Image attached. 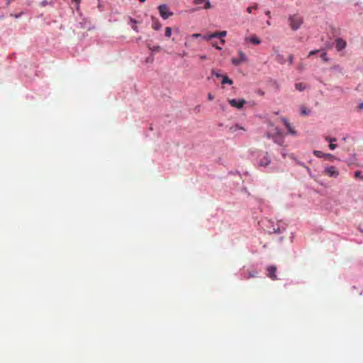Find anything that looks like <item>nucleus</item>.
Returning <instances> with one entry per match:
<instances>
[{"label":"nucleus","instance_id":"obj_37","mask_svg":"<svg viewBox=\"0 0 363 363\" xmlns=\"http://www.w3.org/2000/svg\"><path fill=\"white\" fill-rule=\"evenodd\" d=\"M301 113L302 115L305 116L306 114H308V112L306 111V109L305 108H302L301 109Z\"/></svg>","mask_w":363,"mask_h":363},{"label":"nucleus","instance_id":"obj_33","mask_svg":"<svg viewBox=\"0 0 363 363\" xmlns=\"http://www.w3.org/2000/svg\"><path fill=\"white\" fill-rule=\"evenodd\" d=\"M337 147V145L336 144H334V143H330L329 145V147L330 150H335Z\"/></svg>","mask_w":363,"mask_h":363},{"label":"nucleus","instance_id":"obj_15","mask_svg":"<svg viewBox=\"0 0 363 363\" xmlns=\"http://www.w3.org/2000/svg\"><path fill=\"white\" fill-rule=\"evenodd\" d=\"M238 54L240 55L239 59L241 60L242 62H247V57L245 56V53L242 50H240L238 52Z\"/></svg>","mask_w":363,"mask_h":363},{"label":"nucleus","instance_id":"obj_12","mask_svg":"<svg viewBox=\"0 0 363 363\" xmlns=\"http://www.w3.org/2000/svg\"><path fill=\"white\" fill-rule=\"evenodd\" d=\"M269 162H270V160H269V157L267 155H264L263 157V158L260 160L259 164L260 166L265 167L267 164H269Z\"/></svg>","mask_w":363,"mask_h":363},{"label":"nucleus","instance_id":"obj_29","mask_svg":"<svg viewBox=\"0 0 363 363\" xmlns=\"http://www.w3.org/2000/svg\"><path fill=\"white\" fill-rule=\"evenodd\" d=\"M320 57L322 58V60L325 62H327L328 61V58L327 57V54L326 52H323L320 55Z\"/></svg>","mask_w":363,"mask_h":363},{"label":"nucleus","instance_id":"obj_14","mask_svg":"<svg viewBox=\"0 0 363 363\" xmlns=\"http://www.w3.org/2000/svg\"><path fill=\"white\" fill-rule=\"evenodd\" d=\"M227 35V32L223 30V31H219V32H215L214 33V36L216 38H222V37H225V35Z\"/></svg>","mask_w":363,"mask_h":363},{"label":"nucleus","instance_id":"obj_40","mask_svg":"<svg viewBox=\"0 0 363 363\" xmlns=\"http://www.w3.org/2000/svg\"><path fill=\"white\" fill-rule=\"evenodd\" d=\"M73 2H75L77 3V4H79L80 3V1L81 0H72Z\"/></svg>","mask_w":363,"mask_h":363},{"label":"nucleus","instance_id":"obj_22","mask_svg":"<svg viewBox=\"0 0 363 363\" xmlns=\"http://www.w3.org/2000/svg\"><path fill=\"white\" fill-rule=\"evenodd\" d=\"M172 35V28L170 27H167L165 28V36L167 38H169Z\"/></svg>","mask_w":363,"mask_h":363},{"label":"nucleus","instance_id":"obj_1","mask_svg":"<svg viewBox=\"0 0 363 363\" xmlns=\"http://www.w3.org/2000/svg\"><path fill=\"white\" fill-rule=\"evenodd\" d=\"M272 129L266 133V137L272 139L274 143L282 145L284 143L283 133L277 127L271 125Z\"/></svg>","mask_w":363,"mask_h":363},{"label":"nucleus","instance_id":"obj_34","mask_svg":"<svg viewBox=\"0 0 363 363\" xmlns=\"http://www.w3.org/2000/svg\"><path fill=\"white\" fill-rule=\"evenodd\" d=\"M293 60H294V56L292 55H290L289 56V63L290 65H291L293 63Z\"/></svg>","mask_w":363,"mask_h":363},{"label":"nucleus","instance_id":"obj_4","mask_svg":"<svg viewBox=\"0 0 363 363\" xmlns=\"http://www.w3.org/2000/svg\"><path fill=\"white\" fill-rule=\"evenodd\" d=\"M194 4L198 6V9H209L211 8L209 0H194Z\"/></svg>","mask_w":363,"mask_h":363},{"label":"nucleus","instance_id":"obj_21","mask_svg":"<svg viewBox=\"0 0 363 363\" xmlns=\"http://www.w3.org/2000/svg\"><path fill=\"white\" fill-rule=\"evenodd\" d=\"M257 274V272L256 271H252L248 272V275L245 277V279H248L251 277H255Z\"/></svg>","mask_w":363,"mask_h":363},{"label":"nucleus","instance_id":"obj_8","mask_svg":"<svg viewBox=\"0 0 363 363\" xmlns=\"http://www.w3.org/2000/svg\"><path fill=\"white\" fill-rule=\"evenodd\" d=\"M281 120L282 123H284V125L286 126L289 134H291L293 135H296L297 134L294 128L291 125V124L289 122V121L286 118H281Z\"/></svg>","mask_w":363,"mask_h":363},{"label":"nucleus","instance_id":"obj_17","mask_svg":"<svg viewBox=\"0 0 363 363\" xmlns=\"http://www.w3.org/2000/svg\"><path fill=\"white\" fill-rule=\"evenodd\" d=\"M130 23H133V25H132V26H131V27H132V28H133L135 31L138 32V28L137 26H135V24L137 23V21H136L135 19L132 18H130Z\"/></svg>","mask_w":363,"mask_h":363},{"label":"nucleus","instance_id":"obj_32","mask_svg":"<svg viewBox=\"0 0 363 363\" xmlns=\"http://www.w3.org/2000/svg\"><path fill=\"white\" fill-rule=\"evenodd\" d=\"M318 52H319V50H312V51H311V52H309V54H308V57H311V56H312V55H315V54L318 53Z\"/></svg>","mask_w":363,"mask_h":363},{"label":"nucleus","instance_id":"obj_7","mask_svg":"<svg viewBox=\"0 0 363 363\" xmlns=\"http://www.w3.org/2000/svg\"><path fill=\"white\" fill-rule=\"evenodd\" d=\"M228 102L232 106L240 109L242 108L243 105L246 103V101L243 99H238V100L233 99H229Z\"/></svg>","mask_w":363,"mask_h":363},{"label":"nucleus","instance_id":"obj_42","mask_svg":"<svg viewBox=\"0 0 363 363\" xmlns=\"http://www.w3.org/2000/svg\"><path fill=\"white\" fill-rule=\"evenodd\" d=\"M220 43L222 45H223L225 43V40L224 39H220Z\"/></svg>","mask_w":363,"mask_h":363},{"label":"nucleus","instance_id":"obj_38","mask_svg":"<svg viewBox=\"0 0 363 363\" xmlns=\"http://www.w3.org/2000/svg\"><path fill=\"white\" fill-rule=\"evenodd\" d=\"M201 36V35L199 34V33H194V34H192V35H191L192 38H199Z\"/></svg>","mask_w":363,"mask_h":363},{"label":"nucleus","instance_id":"obj_28","mask_svg":"<svg viewBox=\"0 0 363 363\" xmlns=\"http://www.w3.org/2000/svg\"><path fill=\"white\" fill-rule=\"evenodd\" d=\"M324 158L325 160H333V159L335 158V157L333 155H331V154H325V153Z\"/></svg>","mask_w":363,"mask_h":363},{"label":"nucleus","instance_id":"obj_43","mask_svg":"<svg viewBox=\"0 0 363 363\" xmlns=\"http://www.w3.org/2000/svg\"><path fill=\"white\" fill-rule=\"evenodd\" d=\"M266 15L269 16L270 17V12L269 11H266Z\"/></svg>","mask_w":363,"mask_h":363},{"label":"nucleus","instance_id":"obj_41","mask_svg":"<svg viewBox=\"0 0 363 363\" xmlns=\"http://www.w3.org/2000/svg\"><path fill=\"white\" fill-rule=\"evenodd\" d=\"M359 109L363 108V103L359 104Z\"/></svg>","mask_w":363,"mask_h":363},{"label":"nucleus","instance_id":"obj_6","mask_svg":"<svg viewBox=\"0 0 363 363\" xmlns=\"http://www.w3.org/2000/svg\"><path fill=\"white\" fill-rule=\"evenodd\" d=\"M325 174L330 177L336 178L339 175V172L334 166H330L325 169Z\"/></svg>","mask_w":363,"mask_h":363},{"label":"nucleus","instance_id":"obj_44","mask_svg":"<svg viewBox=\"0 0 363 363\" xmlns=\"http://www.w3.org/2000/svg\"><path fill=\"white\" fill-rule=\"evenodd\" d=\"M140 2H145L146 0H139Z\"/></svg>","mask_w":363,"mask_h":363},{"label":"nucleus","instance_id":"obj_31","mask_svg":"<svg viewBox=\"0 0 363 363\" xmlns=\"http://www.w3.org/2000/svg\"><path fill=\"white\" fill-rule=\"evenodd\" d=\"M326 140L329 141L330 143H333V142H335L337 140L336 138H325Z\"/></svg>","mask_w":363,"mask_h":363},{"label":"nucleus","instance_id":"obj_20","mask_svg":"<svg viewBox=\"0 0 363 363\" xmlns=\"http://www.w3.org/2000/svg\"><path fill=\"white\" fill-rule=\"evenodd\" d=\"M313 154L317 157H323L324 158V156H325V153H323V152L321 151H319V150H315L313 152Z\"/></svg>","mask_w":363,"mask_h":363},{"label":"nucleus","instance_id":"obj_5","mask_svg":"<svg viewBox=\"0 0 363 363\" xmlns=\"http://www.w3.org/2000/svg\"><path fill=\"white\" fill-rule=\"evenodd\" d=\"M277 267L274 266V265H271V266H269L267 268V277L269 278H270L272 280H277L278 278H277V276L276 274L277 273Z\"/></svg>","mask_w":363,"mask_h":363},{"label":"nucleus","instance_id":"obj_10","mask_svg":"<svg viewBox=\"0 0 363 363\" xmlns=\"http://www.w3.org/2000/svg\"><path fill=\"white\" fill-rule=\"evenodd\" d=\"M245 40L250 41L255 45H259L261 43L259 38L255 35L246 38Z\"/></svg>","mask_w":363,"mask_h":363},{"label":"nucleus","instance_id":"obj_30","mask_svg":"<svg viewBox=\"0 0 363 363\" xmlns=\"http://www.w3.org/2000/svg\"><path fill=\"white\" fill-rule=\"evenodd\" d=\"M211 73H212V74L215 75L218 78L221 77V74H220L218 72H216L214 69L211 70Z\"/></svg>","mask_w":363,"mask_h":363},{"label":"nucleus","instance_id":"obj_35","mask_svg":"<svg viewBox=\"0 0 363 363\" xmlns=\"http://www.w3.org/2000/svg\"><path fill=\"white\" fill-rule=\"evenodd\" d=\"M213 99H214L213 95L211 93H208V99L210 101H212V100H213Z\"/></svg>","mask_w":363,"mask_h":363},{"label":"nucleus","instance_id":"obj_11","mask_svg":"<svg viewBox=\"0 0 363 363\" xmlns=\"http://www.w3.org/2000/svg\"><path fill=\"white\" fill-rule=\"evenodd\" d=\"M161 27H162V24L160 23V22L157 19L153 18L152 28L155 30H158L161 28Z\"/></svg>","mask_w":363,"mask_h":363},{"label":"nucleus","instance_id":"obj_36","mask_svg":"<svg viewBox=\"0 0 363 363\" xmlns=\"http://www.w3.org/2000/svg\"><path fill=\"white\" fill-rule=\"evenodd\" d=\"M212 45L216 48L217 50H220L222 49L221 47L218 46L216 43H213Z\"/></svg>","mask_w":363,"mask_h":363},{"label":"nucleus","instance_id":"obj_45","mask_svg":"<svg viewBox=\"0 0 363 363\" xmlns=\"http://www.w3.org/2000/svg\"><path fill=\"white\" fill-rule=\"evenodd\" d=\"M267 25H269H269H271V23H270V22H269V21H267Z\"/></svg>","mask_w":363,"mask_h":363},{"label":"nucleus","instance_id":"obj_3","mask_svg":"<svg viewBox=\"0 0 363 363\" xmlns=\"http://www.w3.org/2000/svg\"><path fill=\"white\" fill-rule=\"evenodd\" d=\"M159 13L163 19H167L173 15L166 4H162L158 6Z\"/></svg>","mask_w":363,"mask_h":363},{"label":"nucleus","instance_id":"obj_19","mask_svg":"<svg viewBox=\"0 0 363 363\" xmlns=\"http://www.w3.org/2000/svg\"><path fill=\"white\" fill-rule=\"evenodd\" d=\"M285 230L284 228H281L280 227H278L277 228H274L272 233L280 234L283 233V231Z\"/></svg>","mask_w":363,"mask_h":363},{"label":"nucleus","instance_id":"obj_18","mask_svg":"<svg viewBox=\"0 0 363 363\" xmlns=\"http://www.w3.org/2000/svg\"><path fill=\"white\" fill-rule=\"evenodd\" d=\"M222 84H232L233 81L228 77L225 76L223 78Z\"/></svg>","mask_w":363,"mask_h":363},{"label":"nucleus","instance_id":"obj_39","mask_svg":"<svg viewBox=\"0 0 363 363\" xmlns=\"http://www.w3.org/2000/svg\"><path fill=\"white\" fill-rule=\"evenodd\" d=\"M200 59L201 60H205L207 59V57L206 55H200Z\"/></svg>","mask_w":363,"mask_h":363},{"label":"nucleus","instance_id":"obj_9","mask_svg":"<svg viewBox=\"0 0 363 363\" xmlns=\"http://www.w3.org/2000/svg\"><path fill=\"white\" fill-rule=\"evenodd\" d=\"M336 48L337 50H342L346 47V42L342 38L336 39Z\"/></svg>","mask_w":363,"mask_h":363},{"label":"nucleus","instance_id":"obj_23","mask_svg":"<svg viewBox=\"0 0 363 363\" xmlns=\"http://www.w3.org/2000/svg\"><path fill=\"white\" fill-rule=\"evenodd\" d=\"M231 62L232 63L235 65V66H238L239 65H240V63L242 62L241 60L240 59H237V58H233L231 60Z\"/></svg>","mask_w":363,"mask_h":363},{"label":"nucleus","instance_id":"obj_24","mask_svg":"<svg viewBox=\"0 0 363 363\" xmlns=\"http://www.w3.org/2000/svg\"><path fill=\"white\" fill-rule=\"evenodd\" d=\"M216 38L214 36V33L212 34L205 35L203 36V38L206 40H210L211 39Z\"/></svg>","mask_w":363,"mask_h":363},{"label":"nucleus","instance_id":"obj_13","mask_svg":"<svg viewBox=\"0 0 363 363\" xmlns=\"http://www.w3.org/2000/svg\"><path fill=\"white\" fill-rule=\"evenodd\" d=\"M230 130L232 132H235V131H237V130H245V129L243 127L240 126V125H238V124H236V125H233V126L230 127Z\"/></svg>","mask_w":363,"mask_h":363},{"label":"nucleus","instance_id":"obj_25","mask_svg":"<svg viewBox=\"0 0 363 363\" xmlns=\"http://www.w3.org/2000/svg\"><path fill=\"white\" fill-rule=\"evenodd\" d=\"M354 177L355 178H359L361 180H363V175H362V173L360 171H356L354 172Z\"/></svg>","mask_w":363,"mask_h":363},{"label":"nucleus","instance_id":"obj_2","mask_svg":"<svg viewBox=\"0 0 363 363\" xmlns=\"http://www.w3.org/2000/svg\"><path fill=\"white\" fill-rule=\"evenodd\" d=\"M288 21L289 26L293 30H298L303 22V17L299 14L289 16Z\"/></svg>","mask_w":363,"mask_h":363},{"label":"nucleus","instance_id":"obj_46","mask_svg":"<svg viewBox=\"0 0 363 363\" xmlns=\"http://www.w3.org/2000/svg\"><path fill=\"white\" fill-rule=\"evenodd\" d=\"M299 69H303V66H302V65H300Z\"/></svg>","mask_w":363,"mask_h":363},{"label":"nucleus","instance_id":"obj_27","mask_svg":"<svg viewBox=\"0 0 363 363\" xmlns=\"http://www.w3.org/2000/svg\"><path fill=\"white\" fill-rule=\"evenodd\" d=\"M257 5L255 4L254 6H249L247 8V11L250 13L253 9H257Z\"/></svg>","mask_w":363,"mask_h":363},{"label":"nucleus","instance_id":"obj_16","mask_svg":"<svg viewBox=\"0 0 363 363\" xmlns=\"http://www.w3.org/2000/svg\"><path fill=\"white\" fill-rule=\"evenodd\" d=\"M295 87L298 91H302L305 89L306 86L303 83H296Z\"/></svg>","mask_w":363,"mask_h":363},{"label":"nucleus","instance_id":"obj_26","mask_svg":"<svg viewBox=\"0 0 363 363\" xmlns=\"http://www.w3.org/2000/svg\"><path fill=\"white\" fill-rule=\"evenodd\" d=\"M150 50L152 51V52H158L161 50V48L160 46L157 45V46H154V47H149Z\"/></svg>","mask_w":363,"mask_h":363}]
</instances>
